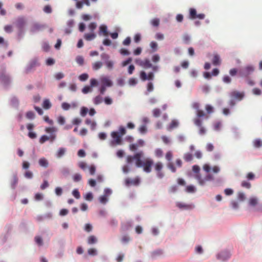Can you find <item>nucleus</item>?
Instances as JSON below:
<instances>
[{
  "mask_svg": "<svg viewBox=\"0 0 262 262\" xmlns=\"http://www.w3.org/2000/svg\"><path fill=\"white\" fill-rule=\"evenodd\" d=\"M241 186L243 187H245L247 189L250 188V187L251 186V184L249 182L245 181H244L242 182Z\"/></svg>",
  "mask_w": 262,
  "mask_h": 262,
  "instance_id": "nucleus-52",
  "label": "nucleus"
},
{
  "mask_svg": "<svg viewBox=\"0 0 262 262\" xmlns=\"http://www.w3.org/2000/svg\"><path fill=\"white\" fill-rule=\"evenodd\" d=\"M103 64L101 61H96L92 64V68L94 70L96 71L100 69Z\"/></svg>",
  "mask_w": 262,
  "mask_h": 262,
  "instance_id": "nucleus-29",
  "label": "nucleus"
},
{
  "mask_svg": "<svg viewBox=\"0 0 262 262\" xmlns=\"http://www.w3.org/2000/svg\"><path fill=\"white\" fill-rule=\"evenodd\" d=\"M214 148L213 145L211 143H208L206 146L207 151L209 152L212 151Z\"/></svg>",
  "mask_w": 262,
  "mask_h": 262,
  "instance_id": "nucleus-51",
  "label": "nucleus"
},
{
  "mask_svg": "<svg viewBox=\"0 0 262 262\" xmlns=\"http://www.w3.org/2000/svg\"><path fill=\"white\" fill-rule=\"evenodd\" d=\"M253 145L256 148H259L262 146V141L259 139H256L253 141Z\"/></svg>",
  "mask_w": 262,
  "mask_h": 262,
  "instance_id": "nucleus-36",
  "label": "nucleus"
},
{
  "mask_svg": "<svg viewBox=\"0 0 262 262\" xmlns=\"http://www.w3.org/2000/svg\"><path fill=\"white\" fill-rule=\"evenodd\" d=\"M196 115L198 117H206V118H208V116H206L204 112L201 110H198L196 111Z\"/></svg>",
  "mask_w": 262,
  "mask_h": 262,
  "instance_id": "nucleus-45",
  "label": "nucleus"
},
{
  "mask_svg": "<svg viewBox=\"0 0 262 262\" xmlns=\"http://www.w3.org/2000/svg\"><path fill=\"white\" fill-rule=\"evenodd\" d=\"M88 112V108L84 107V106L81 107V111H80V115L84 117L86 115Z\"/></svg>",
  "mask_w": 262,
  "mask_h": 262,
  "instance_id": "nucleus-58",
  "label": "nucleus"
},
{
  "mask_svg": "<svg viewBox=\"0 0 262 262\" xmlns=\"http://www.w3.org/2000/svg\"><path fill=\"white\" fill-rule=\"evenodd\" d=\"M258 204L257 199L255 197H252L249 200V204L251 206H255Z\"/></svg>",
  "mask_w": 262,
  "mask_h": 262,
  "instance_id": "nucleus-32",
  "label": "nucleus"
},
{
  "mask_svg": "<svg viewBox=\"0 0 262 262\" xmlns=\"http://www.w3.org/2000/svg\"><path fill=\"white\" fill-rule=\"evenodd\" d=\"M254 70L253 66L249 65L240 69L238 74L241 77H248L254 72Z\"/></svg>",
  "mask_w": 262,
  "mask_h": 262,
  "instance_id": "nucleus-3",
  "label": "nucleus"
},
{
  "mask_svg": "<svg viewBox=\"0 0 262 262\" xmlns=\"http://www.w3.org/2000/svg\"><path fill=\"white\" fill-rule=\"evenodd\" d=\"M155 170L157 172V176L159 179H162L164 176V173L162 171L163 165L161 162H157L154 165Z\"/></svg>",
  "mask_w": 262,
  "mask_h": 262,
  "instance_id": "nucleus-6",
  "label": "nucleus"
},
{
  "mask_svg": "<svg viewBox=\"0 0 262 262\" xmlns=\"http://www.w3.org/2000/svg\"><path fill=\"white\" fill-rule=\"evenodd\" d=\"M61 107L64 110L67 111L70 108L71 105L67 102H63L61 104Z\"/></svg>",
  "mask_w": 262,
  "mask_h": 262,
  "instance_id": "nucleus-62",
  "label": "nucleus"
},
{
  "mask_svg": "<svg viewBox=\"0 0 262 262\" xmlns=\"http://www.w3.org/2000/svg\"><path fill=\"white\" fill-rule=\"evenodd\" d=\"M76 61L79 65L82 66L84 64V58L82 56L78 55L76 57Z\"/></svg>",
  "mask_w": 262,
  "mask_h": 262,
  "instance_id": "nucleus-35",
  "label": "nucleus"
},
{
  "mask_svg": "<svg viewBox=\"0 0 262 262\" xmlns=\"http://www.w3.org/2000/svg\"><path fill=\"white\" fill-rule=\"evenodd\" d=\"M39 66L40 63L38 60L37 59H33L31 60L27 66L25 70L26 72L27 73H29L32 71L35 70L36 68Z\"/></svg>",
  "mask_w": 262,
  "mask_h": 262,
  "instance_id": "nucleus-5",
  "label": "nucleus"
},
{
  "mask_svg": "<svg viewBox=\"0 0 262 262\" xmlns=\"http://www.w3.org/2000/svg\"><path fill=\"white\" fill-rule=\"evenodd\" d=\"M172 157L173 155L171 151H168V152H166L165 155V158L167 161L170 162L172 159Z\"/></svg>",
  "mask_w": 262,
  "mask_h": 262,
  "instance_id": "nucleus-44",
  "label": "nucleus"
},
{
  "mask_svg": "<svg viewBox=\"0 0 262 262\" xmlns=\"http://www.w3.org/2000/svg\"><path fill=\"white\" fill-rule=\"evenodd\" d=\"M97 241V238L93 235L89 236L87 239V242L89 245H93L96 244Z\"/></svg>",
  "mask_w": 262,
  "mask_h": 262,
  "instance_id": "nucleus-21",
  "label": "nucleus"
},
{
  "mask_svg": "<svg viewBox=\"0 0 262 262\" xmlns=\"http://www.w3.org/2000/svg\"><path fill=\"white\" fill-rule=\"evenodd\" d=\"M40 166L44 167H47L49 165V163L45 158H40L38 161Z\"/></svg>",
  "mask_w": 262,
  "mask_h": 262,
  "instance_id": "nucleus-30",
  "label": "nucleus"
},
{
  "mask_svg": "<svg viewBox=\"0 0 262 262\" xmlns=\"http://www.w3.org/2000/svg\"><path fill=\"white\" fill-rule=\"evenodd\" d=\"M140 77L143 81H145L146 80H153L154 75L153 73L150 72L148 73V75H147L144 71H141L140 74Z\"/></svg>",
  "mask_w": 262,
  "mask_h": 262,
  "instance_id": "nucleus-12",
  "label": "nucleus"
},
{
  "mask_svg": "<svg viewBox=\"0 0 262 262\" xmlns=\"http://www.w3.org/2000/svg\"><path fill=\"white\" fill-rule=\"evenodd\" d=\"M155 156L158 158H161L163 156V151L160 148H157L155 151Z\"/></svg>",
  "mask_w": 262,
  "mask_h": 262,
  "instance_id": "nucleus-41",
  "label": "nucleus"
},
{
  "mask_svg": "<svg viewBox=\"0 0 262 262\" xmlns=\"http://www.w3.org/2000/svg\"><path fill=\"white\" fill-rule=\"evenodd\" d=\"M183 159L186 162L192 161L193 157L192 154L189 152H186L184 155Z\"/></svg>",
  "mask_w": 262,
  "mask_h": 262,
  "instance_id": "nucleus-25",
  "label": "nucleus"
},
{
  "mask_svg": "<svg viewBox=\"0 0 262 262\" xmlns=\"http://www.w3.org/2000/svg\"><path fill=\"white\" fill-rule=\"evenodd\" d=\"M102 102V97L98 95L96 96L93 99V102L95 105H98Z\"/></svg>",
  "mask_w": 262,
  "mask_h": 262,
  "instance_id": "nucleus-33",
  "label": "nucleus"
},
{
  "mask_svg": "<svg viewBox=\"0 0 262 262\" xmlns=\"http://www.w3.org/2000/svg\"><path fill=\"white\" fill-rule=\"evenodd\" d=\"M26 24V19L23 17L20 16L17 18L16 19L15 25L18 30L19 33L21 34L23 32L24 28Z\"/></svg>",
  "mask_w": 262,
  "mask_h": 262,
  "instance_id": "nucleus-4",
  "label": "nucleus"
},
{
  "mask_svg": "<svg viewBox=\"0 0 262 262\" xmlns=\"http://www.w3.org/2000/svg\"><path fill=\"white\" fill-rule=\"evenodd\" d=\"M163 253V250L161 249L156 250L153 251L151 254V256L153 258H156L158 256L162 255Z\"/></svg>",
  "mask_w": 262,
  "mask_h": 262,
  "instance_id": "nucleus-22",
  "label": "nucleus"
},
{
  "mask_svg": "<svg viewBox=\"0 0 262 262\" xmlns=\"http://www.w3.org/2000/svg\"><path fill=\"white\" fill-rule=\"evenodd\" d=\"M35 241L36 243L39 246H42L43 245L42 239L40 236H36L35 237Z\"/></svg>",
  "mask_w": 262,
  "mask_h": 262,
  "instance_id": "nucleus-40",
  "label": "nucleus"
},
{
  "mask_svg": "<svg viewBox=\"0 0 262 262\" xmlns=\"http://www.w3.org/2000/svg\"><path fill=\"white\" fill-rule=\"evenodd\" d=\"M142 67L144 68H149L152 67V64L148 59H145L143 60V65Z\"/></svg>",
  "mask_w": 262,
  "mask_h": 262,
  "instance_id": "nucleus-34",
  "label": "nucleus"
},
{
  "mask_svg": "<svg viewBox=\"0 0 262 262\" xmlns=\"http://www.w3.org/2000/svg\"><path fill=\"white\" fill-rule=\"evenodd\" d=\"M43 10L46 13H51L52 11L51 7L49 5L45 6Z\"/></svg>",
  "mask_w": 262,
  "mask_h": 262,
  "instance_id": "nucleus-48",
  "label": "nucleus"
},
{
  "mask_svg": "<svg viewBox=\"0 0 262 262\" xmlns=\"http://www.w3.org/2000/svg\"><path fill=\"white\" fill-rule=\"evenodd\" d=\"M105 63L106 67L108 69H112L113 68L114 62L113 61L107 60V61H105Z\"/></svg>",
  "mask_w": 262,
  "mask_h": 262,
  "instance_id": "nucleus-55",
  "label": "nucleus"
},
{
  "mask_svg": "<svg viewBox=\"0 0 262 262\" xmlns=\"http://www.w3.org/2000/svg\"><path fill=\"white\" fill-rule=\"evenodd\" d=\"M167 166L168 168H169L172 172H176V168L175 167L173 163L169 162L167 164Z\"/></svg>",
  "mask_w": 262,
  "mask_h": 262,
  "instance_id": "nucleus-39",
  "label": "nucleus"
},
{
  "mask_svg": "<svg viewBox=\"0 0 262 262\" xmlns=\"http://www.w3.org/2000/svg\"><path fill=\"white\" fill-rule=\"evenodd\" d=\"M143 155V152L141 151L136 153L133 156H128L126 158V162L130 164L135 160V165L137 167H142L144 172L150 173L151 171L154 161L149 158H145L142 161L141 158Z\"/></svg>",
  "mask_w": 262,
  "mask_h": 262,
  "instance_id": "nucleus-1",
  "label": "nucleus"
},
{
  "mask_svg": "<svg viewBox=\"0 0 262 262\" xmlns=\"http://www.w3.org/2000/svg\"><path fill=\"white\" fill-rule=\"evenodd\" d=\"M179 125V122L176 120H173L171 121L170 123L169 124L168 127H167L168 130H170L173 129L174 128H176Z\"/></svg>",
  "mask_w": 262,
  "mask_h": 262,
  "instance_id": "nucleus-23",
  "label": "nucleus"
},
{
  "mask_svg": "<svg viewBox=\"0 0 262 262\" xmlns=\"http://www.w3.org/2000/svg\"><path fill=\"white\" fill-rule=\"evenodd\" d=\"M140 183V179L139 177H136L134 179L127 178L125 180L126 185H138Z\"/></svg>",
  "mask_w": 262,
  "mask_h": 262,
  "instance_id": "nucleus-14",
  "label": "nucleus"
},
{
  "mask_svg": "<svg viewBox=\"0 0 262 262\" xmlns=\"http://www.w3.org/2000/svg\"><path fill=\"white\" fill-rule=\"evenodd\" d=\"M194 123L195 125L199 127V133L200 135L205 134L206 130L204 126H202V121L199 118H196L194 120Z\"/></svg>",
  "mask_w": 262,
  "mask_h": 262,
  "instance_id": "nucleus-11",
  "label": "nucleus"
},
{
  "mask_svg": "<svg viewBox=\"0 0 262 262\" xmlns=\"http://www.w3.org/2000/svg\"><path fill=\"white\" fill-rule=\"evenodd\" d=\"M34 116V113L32 111H29L26 113V117L29 119H33Z\"/></svg>",
  "mask_w": 262,
  "mask_h": 262,
  "instance_id": "nucleus-59",
  "label": "nucleus"
},
{
  "mask_svg": "<svg viewBox=\"0 0 262 262\" xmlns=\"http://www.w3.org/2000/svg\"><path fill=\"white\" fill-rule=\"evenodd\" d=\"M45 131L47 133H50V136L46 135L42 136L39 139V143L40 144L44 143L46 141L50 140L51 142H53L56 138L55 133L57 132V128L54 127H46Z\"/></svg>",
  "mask_w": 262,
  "mask_h": 262,
  "instance_id": "nucleus-2",
  "label": "nucleus"
},
{
  "mask_svg": "<svg viewBox=\"0 0 262 262\" xmlns=\"http://www.w3.org/2000/svg\"><path fill=\"white\" fill-rule=\"evenodd\" d=\"M212 64L214 66H220L221 63V59L219 55L217 54H214L213 55V58L212 59Z\"/></svg>",
  "mask_w": 262,
  "mask_h": 262,
  "instance_id": "nucleus-17",
  "label": "nucleus"
},
{
  "mask_svg": "<svg viewBox=\"0 0 262 262\" xmlns=\"http://www.w3.org/2000/svg\"><path fill=\"white\" fill-rule=\"evenodd\" d=\"M152 113L155 117H158L161 115V111L159 108H155L152 110Z\"/></svg>",
  "mask_w": 262,
  "mask_h": 262,
  "instance_id": "nucleus-43",
  "label": "nucleus"
},
{
  "mask_svg": "<svg viewBox=\"0 0 262 262\" xmlns=\"http://www.w3.org/2000/svg\"><path fill=\"white\" fill-rule=\"evenodd\" d=\"M88 253L89 255L93 256L96 255L97 254V250L94 248H90L88 249Z\"/></svg>",
  "mask_w": 262,
  "mask_h": 262,
  "instance_id": "nucleus-53",
  "label": "nucleus"
},
{
  "mask_svg": "<svg viewBox=\"0 0 262 262\" xmlns=\"http://www.w3.org/2000/svg\"><path fill=\"white\" fill-rule=\"evenodd\" d=\"M90 173L91 175H94L96 171V167L94 165H91L89 167Z\"/></svg>",
  "mask_w": 262,
  "mask_h": 262,
  "instance_id": "nucleus-64",
  "label": "nucleus"
},
{
  "mask_svg": "<svg viewBox=\"0 0 262 262\" xmlns=\"http://www.w3.org/2000/svg\"><path fill=\"white\" fill-rule=\"evenodd\" d=\"M81 178L82 177L79 173H76L73 177L74 181L76 182H79L81 180Z\"/></svg>",
  "mask_w": 262,
  "mask_h": 262,
  "instance_id": "nucleus-46",
  "label": "nucleus"
},
{
  "mask_svg": "<svg viewBox=\"0 0 262 262\" xmlns=\"http://www.w3.org/2000/svg\"><path fill=\"white\" fill-rule=\"evenodd\" d=\"M155 38L158 40H162L164 39V36L161 33H157L155 35Z\"/></svg>",
  "mask_w": 262,
  "mask_h": 262,
  "instance_id": "nucleus-57",
  "label": "nucleus"
},
{
  "mask_svg": "<svg viewBox=\"0 0 262 262\" xmlns=\"http://www.w3.org/2000/svg\"><path fill=\"white\" fill-rule=\"evenodd\" d=\"M42 106L44 109L49 110L51 107L52 104L50 100L48 99H46L43 100Z\"/></svg>",
  "mask_w": 262,
  "mask_h": 262,
  "instance_id": "nucleus-24",
  "label": "nucleus"
},
{
  "mask_svg": "<svg viewBox=\"0 0 262 262\" xmlns=\"http://www.w3.org/2000/svg\"><path fill=\"white\" fill-rule=\"evenodd\" d=\"M44 28V25L37 23H35L31 25L30 27V31L32 32H35L42 30Z\"/></svg>",
  "mask_w": 262,
  "mask_h": 262,
  "instance_id": "nucleus-13",
  "label": "nucleus"
},
{
  "mask_svg": "<svg viewBox=\"0 0 262 262\" xmlns=\"http://www.w3.org/2000/svg\"><path fill=\"white\" fill-rule=\"evenodd\" d=\"M4 30L7 33H11L13 31L12 26L11 25H6L4 27Z\"/></svg>",
  "mask_w": 262,
  "mask_h": 262,
  "instance_id": "nucleus-60",
  "label": "nucleus"
},
{
  "mask_svg": "<svg viewBox=\"0 0 262 262\" xmlns=\"http://www.w3.org/2000/svg\"><path fill=\"white\" fill-rule=\"evenodd\" d=\"M149 46L150 47V48L152 50V51L153 52H155L158 49V43L155 42V41H151L150 44H149Z\"/></svg>",
  "mask_w": 262,
  "mask_h": 262,
  "instance_id": "nucleus-37",
  "label": "nucleus"
},
{
  "mask_svg": "<svg viewBox=\"0 0 262 262\" xmlns=\"http://www.w3.org/2000/svg\"><path fill=\"white\" fill-rule=\"evenodd\" d=\"M246 81L247 84L250 86H253L255 84L254 81L249 77H246Z\"/></svg>",
  "mask_w": 262,
  "mask_h": 262,
  "instance_id": "nucleus-63",
  "label": "nucleus"
},
{
  "mask_svg": "<svg viewBox=\"0 0 262 262\" xmlns=\"http://www.w3.org/2000/svg\"><path fill=\"white\" fill-rule=\"evenodd\" d=\"M98 84V81L96 79L92 78L90 79V86L92 88L97 86Z\"/></svg>",
  "mask_w": 262,
  "mask_h": 262,
  "instance_id": "nucleus-56",
  "label": "nucleus"
},
{
  "mask_svg": "<svg viewBox=\"0 0 262 262\" xmlns=\"http://www.w3.org/2000/svg\"><path fill=\"white\" fill-rule=\"evenodd\" d=\"M85 122L86 124L90 125L91 129L94 130L95 129L96 126L95 122L91 120V119H86Z\"/></svg>",
  "mask_w": 262,
  "mask_h": 262,
  "instance_id": "nucleus-26",
  "label": "nucleus"
},
{
  "mask_svg": "<svg viewBox=\"0 0 262 262\" xmlns=\"http://www.w3.org/2000/svg\"><path fill=\"white\" fill-rule=\"evenodd\" d=\"M111 137L113 138L112 143L116 145H120L121 144V136L117 132H113L111 133Z\"/></svg>",
  "mask_w": 262,
  "mask_h": 262,
  "instance_id": "nucleus-8",
  "label": "nucleus"
},
{
  "mask_svg": "<svg viewBox=\"0 0 262 262\" xmlns=\"http://www.w3.org/2000/svg\"><path fill=\"white\" fill-rule=\"evenodd\" d=\"M144 145V140L142 139H139L136 143L130 144L129 148L130 150L134 151L137 150L139 147H143Z\"/></svg>",
  "mask_w": 262,
  "mask_h": 262,
  "instance_id": "nucleus-10",
  "label": "nucleus"
},
{
  "mask_svg": "<svg viewBox=\"0 0 262 262\" xmlns=\"http://www.w3.org/2000/svg\"><path fill=\"white\" fill-rule=\"evenodd\" d=\"M229 257V253L226 251L222 252L217 255V258L223 261L227 260Z\"/></svg>",
  "mask_w": 262,
  "mask_h": 262,
  "instance_id": "nucleus-18",
  "label": "nucleus"
},
{
  "mask_svg": "<svg viewBox=\"0 0 262 262\" xmlns=\"http://www.w3.org/2000/svg\"><path fill=\"white\" fill-rule=\"evenodd\" d=\"M102 33L104 36H106L108 35L107 30V27L105 25H101L99 27V34Z\"/></svg>",
  "mask_w": 262,
  "mask_h": 262,
  "instance_id": "nucleus-27",
  "label": "nucleus"
},
{
  "mask_svg": "<svg viewBox=\"0 0 262 262\" xmlns=\"http://www.w3.org/2000/svg\"><path fill=\"white\" fill-rule=\"evenodd\" d=\"M230 95L231 98L236 99L238 101L242 100L245 96L244 92H239L237 91H233L231 92Z\"/></svg>",
  "mask_w": 262,
  "mask_h": 262,
  "instance_id": "nucleus-9",
  "label": "nucleus"
},
{
  "mask_svg": "<svg viewBox=\"0 0 262 262\" xmlns=\"http://www.w3.org/2000/svg\"><path fill=\"white\" fill-rule=\"evenodd\" d=\"M129 241L130 237L127 235H123L121 238V242L124 244L128 243Z\"/></svg>",
  "mask_w": 262,
  "mask_h": 262,
  "instance_id": "nucleus-49",
  "label": "nucleus"
},
{
  "mask_svg": "<svg viewBox=\"0 0 262 262\" xmlns=\"http://www.w3.org/2000/svg\"><path fill=\"white\" fill-rule=\"evenodd\" d=\"M66 149L63 147L59 148L56 152V157L58 158L62 157L66 153Z\"/></svg>",
  "mask_w": 262,
  "mask_h": 262,
  "instance_id": "nucleus-28",
  "label": "nucleus"
},
{
  "mask_svg": "<svg viewBox=\"0 0 262 262\" xmlns=\"http://www.w3.org/2000/svg\"><path fill=\"white\" fill-rule=\"evenodd\" d=\"M176 206L180 209L185 210L191 209L194 207V205L192 204H186L181 202H177Z\"/></svg>",
  "mask_w": 262,
  "mask_h": 262,
  "instance_id": "nucleus-15",
  "label": "nucleus"
},
{
  "mask_svg": "<svg viewBox=\"0 0 262 262\" xmlns=\"http://www.w3.org/2000/svg\"><path fill=\"white\" fill-rule=\"evenodd\" d=\"M83 4L86 5L87 6H90V2L89 0H82V1H79L76 3V7L78 9H81L83 7Z\"/></svg>",
  "mask_w": 262,
  "mask_h": 262,
  "instance_id": "nucleus-19",
  "label": "nucleus"
},
{
  "mask_svg": "<svg viewBox=\"0 0 262 262\" xmlns=\"http://www.w3.org/2000/svg\"><path fill=\"white\" fill-rule=\"evenodd\" d=\"M89 78V75L86 73H83L81 74L79 76V79L81 81H84L86 80Z\"/></svg>",
  "mask_w": 262,
  "mask_h": 262,
  "instance_id": "nucleus-42",
  "label": "nucleus"
},
{
  "mask_svg": "<svg viewBox=\"0 0 262 262\" xmlns=\"http://www.w3.org/2000/svg\"><path fill=\"white\" fill-rule=\"evenodd\" d=\"M96 37V34L94 32H91L90 33H85L84 35V39L87 41H91L95 39Z\"/></svg>",
  "mask_w": 262,
  "mask_h": 262,
  "instance_id": "nucleus-20",
  "label": "nucleus"
},
{
  "mask_svg": "<svg viewBox=\"0 0 262 262\" xmlns=\"http://www.w3.org/2000/svg\"><path fill=\"white\" fill-rule=\"evenodd\" d=\"M100 81L102 85L110 87L113 85L112 81L107 77H102L100 78Z\"/></svg>",
  "mask_w": 262,
  "mask_h": 262,
  "instance_id": "nucleus-16",
  "label": "nucleus"
},
{
  "mask_svg": "<svg viewBox=\"0 0 262 262\" xmlns=\"http://www.w3.org/2000/svg\"><path fill=\"white\" fill-rule=\"evenodd\" d=\"M42 49L45 52H48L50 49V46L48 42H43L42 44Z\"/></svg>",
  "mask_w": 262,
  "mask_h": 262,
  "instance_id": "nucleus-47",
  "label": "nucleus"
},
{
  "mask_svg": "<svg viewBox=\"0 0 262 262\" xmlns=\"http://www.w3.org/2000/svg\"><path fill=\"white\" fill-rule=\"evenodd\" d=\"M92 91V88L90 85H86L83 87L82 92L84 94H87Z\"/></svg>",
  "mask_w": 262,
  "mask_h": 262,
  "instance_id": "nucleus-38",
  "label": "nucleus"
},
{
  "mask_svg": "<svg viewBox=\"0 0 262 262\" xmlns=\"http://www.w3.org/2000/svg\"><path fill=\"white\" fill-rule=\"evenodd\" d=\"M119 133V135L122 137V136L126 134V129L125 127L123 126H120L119 128V132H118Z\"/></svg>",
  "mask_w": 262,
  "mask_h": 262,
  "instance_id": "nucleus-61",
  "label": "nucleus"
},
{
  "mask_svg": "<svg viewBox=\"0 0 262 262\" xmlns=\"http://www.w3.org/2000/svg\"><path fill=\"white\" fill-rule=\"evenodd\" d=\"M151 24L154 27H158L160 24V20L158 18H154L151 21Z\"/></svg>",
  "mask_w": 262,
  "mask_h": 262,
  "instance_id": "nucleus-54",
  "label": "nucleus"
},
{
  "mask_svg": "<svg viewBox=\"0 0 262 262\" xmlns=\"http://www.w3.org/2000/svg\"><path fill=\"white\" fill-rule=\"evenodd\" d=\"M192 170L196 174L195 176V178L198 180L199 183L201 185H203L205 184V181L204 179H202L201 178V175L199 173L200 168V167L197 165H195L192 166Z\"/></svg>",
  "mask_w": 262,
  "mask_h": 262,
  "instance_id": "nucleus-7",
  "label": "nucleus"
},
{
  "mask_svg": "<svg viewBox=\"0 0 262 262\" xmlns=\"http://www.w3.org/2000/svg\"><path fill=\"white\" fill-rule=\"evenodd\" d=\"M97 27L96 24L95 23H91L89 25V29L92 32H93L96 29Z\"/></svg>",
  "mask_w": 262,
  "mask_h": 262,
  "instance_id": "nucleus-50",
  "label": "nucleus"
},
{
  "mask_svg": "<svg viewBox=\"0 0 262 262\" xmlns=\"http://www.w3.org/2000/svg\"><path fill=\"white\" fill-rule=\"evenodd\" d=\"M189 16L191 19H195L196 18V10L194 8H190L189 9Z\"/></svg>",
  "mask_w": 262,
  "mask_h": 262,
  "instance_id": "nucleus-31",
  "label": "nucleus"
}]
</instances>
